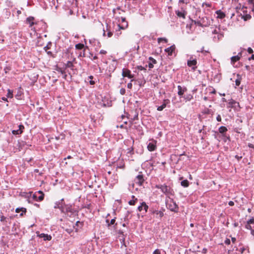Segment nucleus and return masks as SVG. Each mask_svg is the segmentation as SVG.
I'll return each instance as SVG.
<instances>
[{
	"label": "nucleus",
	"instance_id": "nucleus-1",
	"mask_svg": "<svg viewBox=\"0 0 254 254\" xmlns=\"http://www.w3.org/2000/svg\"><path fill=\"white\" fill-rule=\"evenodd\" d=\"M66 67L64 69L62 70L60 69V70H58V71L60 72L62 77L63 78H67V73L69 74L70 78L71 79V73L69 71L72 70L73 72L74 71V65H73V64L71 62L68 61L66 64Z\"/></svg>",
	"mask_w": 254,
	"mask_h": 254
},
{
	"label": "nucleus",
	"instance_id": "nucleus-2",
	"mask_svg": "<svg viewBox=\"0 0 254 254\" xmlns=\"http://www.w3.org/2000/svg\"><path fill=\"white\" fill-rule=\"evenodd\" d=\"M249 7L244 5H243L242 7V11L243 13V14L241 13V16H242V18L243 19L244 21H247L250 20L252 18V13H251V10L248 11V9Z\"/></svg>",
	"mask_w": 254,
	"mask_h": 254
},
{
	"label": "nucleus",
	"instance_id": "nucleus-3",
	"mask_svg": "<svg viewBox=\"0 0 254 254\" xmlns=\"http://www.w3.org/2000/svg\"><path fill=\"white\" fill-rule=\"evenodd\" d=\"M155 187L160 189L161 191L166 195H170L172 194V190L170 187L166 185H156Z\"/></svg>",
	"mask_w": 254,
	"mask_h": 254
},
{
	"label": "nucleus",
	"instance_id": "nucleus-4",
	"mask_svg": "<svg viewBox=\"0 0 254 254\" xmlns=\"http://www.w3.org/2000/svg\"><path fill=\"white\" fill-rule=\"evenodd\" d=\"M116 27V24L113 23H107L106 22V30L103 29V36H105L106 35V31H112L114 32V30Z\"/></svg>",
	"mask_w": 254,
	"mask_h": 254
},
{
	"label": "nucleus",
	"instance_id": "nucleus-5",
	"mask_svg": "<svg viewBox=\"0 0 254 254\" xmlns=\"http://www.w3.org/2000/svg\"><path fill=\"white\" fill-rule=\"evenodd\" d=\"M147 67V64H146L145 66L142 65H137L135 67V70L133 71V72L137 73V74H139V73H140L141 75H143V73L146 72Z\"/></svg>",
	"mask_w": 254,
	"mask_h": 254
},
{
	"label": "nucleus",
	"instance_id": "nucleus-6",
	"mask_svg": "<svg viewBox=\"0 0 254 254\" xmlns=\"http://www.w3.org/2000/svg\"><path fill=\"white\" fill-rule=\"evenodd\" d=\"M122 29H125L124 25H121L120 24H116V27L114 30L115 37L116 38H118L122 34V32L121 31V30Z\"/></svg>",
	"mask_w": 254,
	"mask_h": 254
},
{
	"label": "nucleus",
	"instance_id": "nucleus-7",
	"mask_svg": "<svg viewBox=\"0 0 254 254\" xmlns=\"http://www.w3.org/2000/svg\"><path fill=\"white\" fill-rule=\"evenodd\" d=\"M122 75L123 78L121 79H124V77H128V78H132L134 77V74H131L130 70L127 68H123L122 70Z\"/></svg>",
	"mask_w": 254,
	"mask_h": 254
},
{
	"label": "nucleus",
	"instance_id": "nucleus-8",
	"mask_svg": "<svg viewBox=\"0 0 254 254\" xmlns=\"http://www.w3.org/2000/svg\"><path fill=\"white\" fill-rule=\"evenodd\" d=\"M187 64L189 66L191 67L193 69H195L196 68V64H197V60L195 58L191 56L189 60H188Z\"/></svg>",
	"mask_w": 254,
	"mask_h": 254
},
{
	"label": "nucleus",
	"instance_id": "nucleus-9",
	"mask_svg": "<svg viewBox=\"0 0 254 254\" xmlns=\"http://www.w3.org/2000/svg\"><path fill=\"white\" fill-rule=\"evenodd\" d=\"M176 47L175 45H173L165 50V52L167 53L168 57H172L173 54L175 53V50Z\"/></svg>",
	"mask_w": 254,
	"mask_h": 254
},
{
	"label": "nucleus",
	"instance_id": "nucleus-10",
	"mask_svg": "<svg viewBox=\"0 0 254 254\" xmlns=\"http://www.w3.org/2000/svg\"><path fill=\"white\" fill-rule=\"evenodd\" d=\"M175 13L178 16V17L185 19L187 12L182 8L181 10H176Z\"/></svg>",
	"mask_w": 254,
	"mask_h": 254
},
{
	"label": "nucleus",
	"instance_id": "nucleus-11",
	"mask_svg": "<svg viewBox=\"0 0 254 254\" xmlns=\"http://www.w3.org/2000/svg\"><path fill=\"white\" fill-rule=\"evenodd\" d=\"M144 182V179L143 175H139L136 177L134 179L135 183L138 185L139 186H141Z\"/></svg>",
	"mask_w": 254,
	"mask_h": 254
},
{
	"label": "nucleus",
	"instance_id": "nucleus-12",
	"mask_svg": "<svg viewBox=\"0 0 254 254\" xmlns=\"http://www.w3.org/2000/svg\"><path fill=\"white\" fill-rule=\"evenodd\" d=\"M202 27H207L210 25V21L207 17H203L201 18Z\"/></svg>",
	"mask_w": 254,
	"mask_h": 254
},
{
	"label": "nucleus",
	"instance_id": "nucleus-13",
	"mask_svg": "<svg viewBox=\"0 0 254 254\" xmlns=\"http://www.w3.org/2000/svg\"><path fill=\"white\" fill-rule=\"evenodd\" d=\"M34 19L33 16H29L26 18V22L29 24V27H31L33 25L37 24V22L34 21Z\"/></svg>",
	"mask_w": 254,
	"mask_h": 254
},
{
	"label": "nucleus",
	"instance_id": "nucleus-14",
	"mask_svg": "<svg viewBox=\"0 0 254 254\" xmlns=\"http://www.w3.org/2000/svg\"><path fill=\"white\" fill-rule=\"evenodd\" d=\"M170 103V101L168 99L164 100L162 105L159 106L157 107V110L159 111H162L165 108H166L167 104Z\"/></svg>",
	"mask_w": 254,
	"mask_h": 254
},
{
	"label": "nucleus",
	"instance_id": "nucleus-15",
	"mask_svg": "<svg viewBox=\"0 0 254 254\" xmlns=\"http://www.w3.org/2000/svg\"><path fill=\"white\" fill-rule=\"evenodd\" d=\"M39 238H43L44 241H50L52 239V236L47 234L41 233L38 235Z\"/></svg>",
	"mask_w": 254,
	"mask_h": 254
},
{
	"label": "nucleus",
	"instance_id": "nucleus-16",
	"mask_svg": "<svg viewBox=\"0 0 254 254\" xmlns=\"http://www.w3.org/2000/svg\"><path fill=\"white\" fill-rule=\"evenodd\" d=\"M148 208V206L146 203L145 202H142L141 203V205L138 207L137 209L139 211H141L143 209H144L145 212H146Z\"/></svg>",
	"mask_w": 254,
	"mask_h": 254
},
{
	"label": "nucleus",
	"instance_id": "nucleus-17",
	"mask_svg": "<svg viewBox=\"0 0 254 254\" xmlns=\"http://www.w3.org/2000/svg\"><path fill=\"white\" fill-rule=\"evenodd\" d=\"M168 208L172 211H177L178 210L177 205L174 201L171 202L168 204Z\"/></svg>",
	"mask_w": 254,
	"mask_h": 254
},
{
	"label": "nucleus",
	"instance_id": "nucleus-18",
	"mask_svg": "<svg viewBox=\"0 0 254 254\" xmlns=\"http://www.w3.org/2000/svg\"><path fill=\"white\" fill-rule=\"evenodd\" d=\"M18 127L19 128L18 129L12 130V132L13 134H20L23 132V129L24 128L23 126L20 125L18 126Z\"/></svg>",
	"mask_w": 254,
	"mask_h": 254
},
{
	"label": "nucleus",
	"instance_id": "nucleus-19",
	"mask_svg": "<svg viewBox=\"0 0 254 254\" xmlns=\"http://www.w3.org/2000/svg\"><path fill=\"white\" fill-rule=\"evenodd\" d=\"M215 13L217 14V18L219 19H223L226 16L225 13L221 10H216Z\"/></svg>",
	"mask_w": 254,
	"mask_h": 254
},
{
	"label": "nucleus",
	"instance_id": "nucleus-20",
	"mask_svg": "<svg viewBox=\"0 0 254 254\" xmlns=\"http://www.w3.org/2000/svg\"><path fill=\"white\" fill-rule=\"evenodd\" d=\"M147 148L150 151H154L156 148L155 143L154 142H149L147 145Z\"/></svg>",
	"mask_w": 254,
	"mask_h": 254
},
{
	"label": "nucleus",
	"instance_id": "nucleus-21",
	"mask_svg": "<svg viewBox=\"0 0 254 254\" xmlns=\"http://www.w3.org/2000/svg\"><path fill=\"white\" fill-rule=\"evenodd\" d=\"M178 94L179 96H182L184 92L186 91L187 89L185 87L183 88L180 85L178 86Z\"/></svg>",
	"mask_w": 254,
	"mask_h": 254
},
{
	"label": "nucleus",
	"instance_id": "nucleus-22",
	"mask_svg": "<svg viewBox=\"0 0 254 254\" xmlns=\"http://www.w3.org/2000/svg\"><path fill=\"white\" fill-rule=\"evenodd\" d=\"M240 60L239 56H234L231 57V63L234 65L235 63L238 61Z\"/></svg>",
	"mask_w": 254,
	"mask_h": 254
},
{
	"label": "nucleus",
	"instance_id": "nucleus-23",
	"mask_svg": "<svg viewBox=\"0 0 254 254\" xmlns=\"http://www.w3.org/2000/svg\"><path fill=\"white\" fill-rule=\"evenodd\" d=\"M152 213L154 214H155L157 217L158 216L160 218L162 217L164 215V213L163 212H162L161 211H158V210H154L152 212Z\"/></svg>",
	"mask_w": 254,
	"mask_h": 254
},
{
	"label": "nucleus",
	"instance_id": "nucleus-24",
	"mask_svg": "<svg viewBox=\"0 0 254 254\" xmlns=\"http://www.w3.org/2000/svg\"><path fill=\"white\" fill-rule=\"evenodd\" d=\"M22 91H21V89H19L18 90V91H17V94L15 95V98L18 100H20L22 99Z\"/></svg>",
	"mask_w": 254,
	"mask_h": 254
},
{
	"label": "nucleus",
	"instance_id": "nucleus-25",
	"mask_svg": "<svg viewBox=\"0 0 254 254\" xmlns=\"http://www.w3.org/2000/svg\"><path fill=\"white\" fill-rule=\"evenodd\" d=\"M157 41H158V43L159 44H160V43H161V42H163V43H168V39H167V38H164V37H163V38H162V37H161V38H158L157 39Z\"/></svg>",
	"mask_w": 254,
	"mask_h": 254
},
{
	"label": "nucleus",
	"instance_id": "nucleus-26",
	"mask_svg": "<svg viewBox=\"0 0 254 254\" xmlns=\"http://www.w3.org/2000/svg\"><path fill=\"white\" fill-rule=\"evenodd\" d=\"M37 193L39 194H40V195L37 198V200H39V201L43 200L44 199V194L43 193V192L42 191L39 190L37 192Z\"/></svg>",
	"mask_w": 254,
	"mask_h": 254
},
{
	"label": "nucleus",
	"instance_id": "nucleus-27",
	"mask_svg": "<svg viewBox=\"0 0 254 254\" xmlns=\"http://www.w3.org/2000/svg\"><path fill=\"white\" fill-rule=\"evenodd\" d=\"M84 48V45L82 43H78L75 45V49L76 50H82Z\"/></svg>",
	"mask_w": 254,
	"mask_h": 254
},
{
	"label": "nucleus",
	"instance_id": "nucleus-28",
	"mask_svg": "<svg viewBox=\"0 0 254 254\" xmlns=\"http://www.w3.org/2000/svg\"><path fill=\"white\" fill-rule=\"evenodd\" d=\"M181 184L184 187H188L189 186V182L187 180H185L181 182Z\"/></svg>",
	"mask_w": 254,
	"mask_h": 254
},
{
	"label": "nucleus",
	"instance_id": "nucleus-29",
	"mask_svg": "<svg viewBox=\"0 0 254 254\" xmlns=\"http://www.w3.org/2000/svg\"><path fill=\"white\" fill-rule=\"evenodd\" d=\"M7 98H13V91L8 89L7 90V93L6 95Z\"/></svg>",
	"mask_w": 254,
	"mask_h": 254
},
{
	"label": "nucleus",
	"instance_id": "nucleus-30",
	"mask_svg": "<svg viewBox=\"0 0 254 254\" xmlns=\"http://www.w3.org/2000/svg\"><path fill=\"white\" fill-rule=\"evenodd\" d=\"M227 130V128L225 127L222 126L219 128V131L220 133L223 134L226 132Z\"/></svg>",
	"mask_w": 254,
	"mask_h": 254
},
{
	"label": "nucleus",
	"instance_id": "nucleus-31",
	"mask_svg": "<svg viewBox=\"0 0 254 254\" xmlns=\"http://www.w3.org/2000/svg\"><path fill=\"white\" fill-rule=\"evenodd\" d=\"M52 46V43L51 42H49L47 45L44 48V49L45 51H47L48 50L50 49Z\"/></svg>",
	"mask_w": 254,
	"mask_h": 254
},
{
	"label": "nucleus",
	"instance_id": "nucleus-32",
	"mask_svg": "<svg viewBox=\"0 0 254 254\" xmlns=\"http://www.w3.org/2000/svg\"><path fill=\"white\" fill-rule=\"evenodd\" d=\"M147 38L149 40H155L156 39V38L155 37V34L153 33H151L149 36H147Z\"/></svg>",
	"mask_w": 254,
	"mask_h": 254
},
{
	"label": "nucleus",
	"instance_id": "nucleus-33",
	"mask_svg": "<svg viewBox=\"0 0 254 254\" xmlns=\"http://www.w3.org/2000/svg\"><path fill=\"white\" fill-rule=\"evenodd\" d=\"M20 211H22V213L20 214V215H23V212H25L26 209L24 208H17L16 209V212L17 213H19Z\"/></svg>",
	"mask_w": 254,
	"mask_h": 254
},
{
	"label": "nucleus",
	"instance_id": "nucleus-34",
	"mask_svg": "<svg viewBox=\"0 0 254 254\" xmlns=\"http://www.w3.org/2000/svg\"><path fill=\"white\" fill-rule=\"evenodd\" d=\"M121 21L122 23H126V25L124 26L125 28L128 27V23L125 17H121Z\"/></svg>",
	"mask_w": 254,
	"mask_h": 254
},
{
	"label": "nucleus",
	"instance_id": "nucleus-35",
	"mask_svg": "<svg viewBox=\"0 0 254 254\" xmlns=\"http://www.w3.org/2000/svg\"><path fill=\"white\" fill-rule=\"evenodd\" d=\"M137 201V198L133 199L129 201L128 203L129 205H134L136 202Z\"/></svg>",
	"mask_w": 254,
	"mask_h": 254
},
{
	"label": "nucleus",
	"instance_id": "nucleus-36",
	"mask_svg": "<svg viewBox=\"0 0 254 254\" xmlns=\"http://www.w3.org/2000/svg\"><path fill=\"white\" fill-rule=\"evenodd\" d=\"M148 59H149V62L153 64H156L157 63L156 60H155L154 58H153L151 57H150Z\"/></svg>",
	"mask_w": 254,
	"mask_h": 254
},
{
	"label": "nucleus",
	"instance_id": "nucleus-37",
	"mask_svg": "<svg viewBox=\"0 0 254 254\" xmlns=\"http://www.w3.org/2000/svg\"><path fill=\"white\" fill-rule=\"evenodd\" d=\"M194 22L195 25L202 27L201 19L200 20L194 21Z\"/></svg>",
	"mask_w": 254,
	"mask_h": 254
},
{
	"label": "nucleus",
	"instance_id": "nucleus-38",
	"mask_svg": "<svg viewBox=\"0 0 254 254\" xmlns=\"http://www.w3.org/2000/svg\"><path fill=\"white\" fill-rule=\"evenodd\" d=\"M248 4L251 5L249 7H253L254 5V0H247Z\"/></svg>",
	"mask_w": 254,
	"mask_h": 254
},
{
	"label": "nucleus",
	"instance_id": "nucleus-39",
	"mask_svg": "<svg viewBox=\"0 0 254 254\" xmlns=\"http://www.w3.org/2000/svg\"><path fill=\"white\" fill-rule=\"evenodd\" d=\"M86 49H89L87 46L85 47V48L83 51V52L82 53V57H86L87 56L86 53Z\"/></svg>",
	"mask_w": 254,
	"mask_h": 254
},
{
	"label": "nucleus",
	"instance_id": "nucleus-40",
	"mask_svg": "<svg viewBox=\"0 0 254 254\" xmlns=\"http://www.w3.org/2000/svg\"><path fill=\"white\" fill-rule=\"evenodd\" d=\"M249 10H251V13L254 17V5L253 7H249Z\"/></svg>",
	"mask_w": 254,
	"mask_h": 254
},
{
	"label": "nucleus",
	"instance_id": "nucleus-41",
	"mask_svg": "<svg viewBox=\"0 0 254 254\" xmlns=\"http://www.w3.org/2000/svg\"><path fill=\"white\" fill-rule=\"evenodd\" d=\"M106 32H107V36H108V37L110 38L113 36L114 32H113L112 31H106Z\"/></svg>",
	"mask_w": 254,
	"mask_h": 254
},
{
	"label": "nucleus",
	"instance_id": "nucleus-42",
	"mask_svg": "<svg viewBox=\"0 0 254 254\" xmlns=\"http://www.w3.org/2000/svg\"><path fill=\"white\" fill-rule=\"evenodd\" d=\"M203 54H206L208 53V51H206L204 49V47H202L200 51H199Z\"/></svg>",
	"mask_w": 254,
	"mask_h": 254
},
{
	"label": "nucleus",
	"instance_id": "nucleus-43",
	"mask_svg": "<svg viewBox=\"0 0 254 254\" xmlns=\"http://www.w3.org/2000/svg\"><path fill=\"white\" fill-rule=\"evenodd\" d=\"M11 69V68L9 66H6L4 68V70L5 71V73H7L8 71H9V70H10Z\"/></svg>",
	"mask_w": 254,
	"mask_h": 254
},
{
	"label": "nucleus",
	"instance_id": "nucleus-44",
	"mask_svg": "<svg viewBox=\"0 0 254 254\" xmlns=\"http://www.w3.org/2000/svg\"><path fill=\"white\" fill-rule=\"evenodd\" d=\"M247 52L249 54H251L253 53V50L251 47H249L247 49Z\"/></svg>",
	"mask_w": 254,
	"mask_h": 254
},
{
	"label": "nucleus",
	"instance_id": "nucleus-45",
	"mask_svg": "<svg viewBox=\"0 0 254 254\" xmlns=\"http://www.w3.org/2000/svg\"><path fill=\"white\" fill-rule=\"evenodd\" d=\"M153 254H161V252L159 250L156 249L153 252Z\"/></svg>",
	"mask_w": 254,
	"mask_h": 254
},
{
	"label": "nucleus",
	"instance_id": "nucleus-46",
	"mask_svg": "<svg viewBox=\"0 0 254 254\" xmlns=\"http://www.w3.org/2000/svg\"><path fill=\"white\" fill-rule=\"evenodd\" d=\"M147 67H148L149 68H152L153 67V64H152L151 63L149 62L148 64H147Z\"/></svg>",
	"mask_w": 254,
	"mask_h": 254
},
{
	"label": "nucleus",
	"instance_id": "nucleus-47",
	"mask_svg": "<svg viewBox=\"0 0 254 254\" xmlns=\"http://www.w3.org/2000/svg\"><path fill=\"white\" fill-rule=\"evenodd\" d=\"M253 223H254V218L250 219L247 222V224H253Z\"/></svg>",
	"mask_w": 254,
	"mask_h": 254
},
{
	"label": "nucleus",
	"instance_id": "nucleus-48",
	"mask_svg": "<svg viewBox=\"0 0 254 254\" xmlns=\"http://www.w3.org/2000/svg\"><path fill=\"white\" fill-rule=\"evenodd\" d=\"M224 242H225V244H226V245H230L231 241L229 239H226V240Z\"/></svg>",
	"mask_w": 254,
	"mask_h": 254
},
{
	"label": "nucleus",
	"instance_id": "nucleus-49",
	"mask_svg": "<svg viewBox=\"0 0 254 254\" xmlns=\"http://www.w3.org/2000/svg\"><path fill=\"white\" fill-rule=\"evenodd\" d=\"M246 228L247 229H249V230H251L252 231V226L250 225V224H247L246 225Z\"/></svg>",
	"mask_w": 254,
	"mask_h": 254
},
{
	"label": "nucleus",
	"instance_id": "nucleus-50",
	"mask_svg": "<svg viewBox=\"0 0 254 254\" xmlns=\"http://www.w3.org/2000/svg\"><path fill=\"white\" fill-rule=\"evenodd\" d=\"M115 219H112L111 221H110V223H108V226H110V225H113L115 223Z\"/></svg>",
	"mask_w": 254,
	"mask_h": 254
},
{
	"label": "nucleus",
	"instance_id": "nucleus-51",
	"mask_svg": "<svg viewBox=\"0 0 254 254\" xmlns=\"http://www.w3.org/2000/svg\"><path fill=\"white\" fill-rule=\"evenodd\" d=\"M204 5H205L208 7H211V4L208 3L203 2L202 3V6H203Z\"/></svg>",
	"mask_w": 254,
	"mask_h": 254
},
{
	"label": "nucleus",
	"instance_id": "nucleus-52",
	"mask_svg": "<svg viewBox=\"0 0 254 254\" xmlns=\"http://www.w3.org/2000/svg\"><path fill=\"white\" fill-rule=\"evenodd\" d=\"M74 72H73V71H72V70H69V71H70L71 72V77H72V75H73V74H76V72H77V70H76V68H74Z\"/></svg>",
	"mask_w": 254,
	"mask_h": 254
},
{
	"label": "nucleus",
	"instance_id": "nucleus-53",
	"mask_svg": "<svg viewBox=\"0 0 254 254\" xmlns=\"http://www.w3.org/2000/svg\"><path fill=\"white\" fill-rule=\"evenodd\" d=\"M240 83H241L240 80H235V86H236H236H239L240 84Z\"/></svg>",
	"mask_w": 254,
	"mask_h": 254
},
{
	"label": "nucleus",
	"instance_id": "nucleus-54",
	"mask_svg": "<svg viewBox=\"0 0 254 254\" xmlns=\"http://www.w3.org/2000/svg\"><path fill=\"white\" fill-rule=\"evenodd\" d=\"M126 92V90L124 88H122L120 90V93L122 95H124Z\"/></svg>",
	"mask_w": 254,
	"mask_h": 254
},
{
	"label": "nucleus",
	"instance_id": "nucleus-55",
	"mask_svg": "<svg viewBox=\"0 0 254 254\" xmlns=\"http://www.w3.org/2000/svg\"><path fill=\"white\" fill-rule=\"evenodd\" d=\"M216 120L218 122H221V117L220 115H218V116L216 117Z\"/></svg>",
	"mask_w": 254,
	"mask_h": 254
},
{
	"label": "nucleus",
	"instance_id": "nucleus-56",
	"mask_svg": "<svg viewBox=\"0 0 254 254\" xmlns=\"http://www.w3.org/2000/svg\"><path fill=\"white\" fill-rule=\"evenodd\" d=\"M37 192H36L35 194H33L32 195V197L33 198V199H36V200H37Z\"/></svg>",
	"mask_w": 254,
	"mask_h": 254
},
{
	"label": "nucleus",
	"instance_id": "nucleus-57",
	"mask_svg": "<svg viewBox=\"0 0 254 254\" xmlns=\"http://www.w3.org/2000/svg\"><path fill=\"white\" fill-rule=\"evenodd\" d=\"M5 219H6V217H4V216H1L0 217V221H1V222L4 221Z\"/></svg>",
	"mask_w": 254,
	"mask_h": 254
},
{
	"label": "nucleus",
	"instance_id": "nucleus-58",
	"mask_svg": "<svg viewBox=\"0 0 254 254\" xmlns=\"http://www.w3.org/2000/svg\"><path fill=\"white\" fill-rule=\"evenodd\" d=\"M107 53V52L104 50H101L100 51V54H106Z\"/></svg>",
	"mask_w": 254,
	"mask_h": 254
},
{
	"label": "nucleus",
	"instance_id": "nucleus-59",
	"mask_svg": "<svg viewBox=\"0 0 254 254\" xmlns=\"http://www.w3.org/2000/svg\"><path fill=\"white\" fill-rule=\"evenodd\" d=\"M248 146H249L250 148H252L254 149V145L253 144L249 143V144H248Z\"/></svg>",
	"mask_w": 254,
	"mask_h": 254
},
{
	"label": "nucleus",
	"instance_id": "nucleus-60",
	"mask_svg": "<svg viewBox=\"0 0 254 254\" xmlns=\"http://www.w3.org/2000/svg\"><path fill=\"white\" fill-rule=\"evenodd\" d=\"M132 83H128L127 84V88H129V89H130L132 87Z\"/></svg>",
	"mask_w": 254,
	"mask_h": 254
},
{
	"label": "nucleus",
	"instance_id": "nucleus-61",
	"mask_svg": "<svg viewBox=\"0 0 254 254\" xmlns=\"http://www.w3.org/2000/svg\"><path fill=\"white\" fill-rule=\"evenodd\" d=\"M241 3H239V5H238V6H237L236 7V9L237 10H238V9H240L242 10V8H241Z\"/></svg>",
	"mask_w": 254,
	"mask_h": 254
},
{
	"label": "nucleus",
	"instance_id": "nucleus-62",
	"mask_svg": "<svg viewBox=\"0 0 254 254\" xmlns=\"http://www.w3.org/2000/svg\"><path fill=\"white\" fill-rule=\"evenodd\" d=\"M228 204L230 206H233L234 205V203L232 201H230Z\"/></svg>",
	"mask_w": 254,
	"mask_h": 254
},
{
	"label": "nucleus",
	"instance_id": "nucleus-63",
	"mask_svg": "<svg viewBox=\"0 0 254 254\" xmlns=\"http://www.w3.org/2000/svg\"><path fill=\"white\" fill-rule=\"evenodd\" d=\"M252 60H254V54H252L251 57L249 58V60L251 61Z\"/></svg>",
	"mask_w": 254,
	"mask_h": 254
},
{
	"label": "nucleus",
	"instance_id": "nucleus-64",
	"mask_svg": "<svg viewBox=\"0 0 254 254\" xmlns=\"http://www.w3.org/2000/svg\"><path fill=\"white\" fill-rule=\"evenodd\" d=\"M89 84L90 85H93L95 84V81L94 80H89Z\"/></svg>",
	"mask_w": 254,
	"mask_h": 254
}]
</instances>
